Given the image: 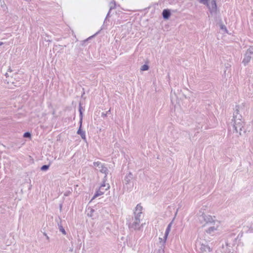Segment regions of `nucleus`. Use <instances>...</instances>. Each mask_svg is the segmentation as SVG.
<instances>
[{
    "instance_id": "c756f323",
    "label": "nucleus",
    "mask_w": 253,
    "mask_h": 253,
    "mask_svg": "<svg viewBox=\"0 0 253 253\" xmlns=\"http://www.w3.org/2000/svg\"><path fill=\"white\" fill-rule=\"evenodd\" d=\"M251 231H252L253 232V228H252Z\"/></svg>"
},
{
    "instance_id": "1a4fd4ad",
    "label": "nucleus",
    "mask_w": 253,
    "mask_h": 253,
    "mask_svg": "<svg viewBox=\"0 0 253 253\" xmlns=\"http://www.w3.org/2000/svg\"><path fill=\"white\" fill-rule=\"evenodd\" d=\"M6 76V79L5 81L7 82L8 84H12L14 86H18L20 83H18L17 81H15V78L18 76V74L15 73L14 74V79L13 78V77H9L8 73H6L5 75Z\"/></svg>"
},
{
    "instance_id": "412c9836",
    "label": "nucleus",
    "mask_w": 253,
    "mask_h": 253,
    "mask_svg": "<svg viewBox=\"0 0 253 253\" xmlns=\"http://www.w3.org/2000/svg\"><path fill=\"white\" fill-rule=\"evenodd\" d=\"M71 193V192L70 191H66L64 193V195L65 196H69Z\"/></svg>"
},
{
    "instance_id": "4468645a",
    "label": "nucleus",
    "mask_w": 253,
    "mask_h": 253,
    "mask_svg": "<svg viewBox=\"0 0 253 253\" xmlns=\"http://www.w3.org/2000/svg\"><path fill=\"white\" fill-rule=\"evenodd\" d=\"M82 107L81 105V104L80 105V106H79V112H80V121H81V123H83V112H82Z\"/></svg>"
},
{
    "instance_id": "b1692460",
    "label": "nucleus",
    "mask_w": 253,
    "mask_h": 253,
    "mask_svg": "<svg viewBox=\"0 0 253 253\" xmlns=\"http://www.w3.org/2000/svg\"><path fill=\"white\" fill-rule=\"evenodd\" d=\"M107 116V114L105 113H104V112H102V114H101V117L103 118H104L105 117H106Z\"/></svg>"
},
{
    "instance_id": "2eb2a0df",
    "label": "nucleus",
    "mask_w": 253,
    "mask_h": 253,
    "mask_svg": "<svg viewBox=\"0 0 253 253\" xmlns=\"http://www.w3.org/2000/svg\"><path fill=\"white\" fill-rule=\"evenodd\" d=\"M116 7V2L115 1H112L110 3V11L112 9L115 8Z\"/></svg>"
},
{
    "instance_id": "6e6552de",
    "label": "nucleus",
    "mask_w": 253,
    "mask_h": 253,
    "mask_svg": "<svg viewBox=\"0 0 253 253\" xmlns=\"http://www.w3.org/2000/svg\"><path fill=\"white\" fill-rule=\"evenodd\" d=\"M252 54H253V47H250L248 49L243 60V63L245 65H246L250 61L251 59V55Z\"/></svg>"
},
{
    "instance_id": "20e7f679",
    "label": "nucleus",
    "mask_w": 253,
    "mask_h": 253,
    "mask_svg": "<svg viewBox=\"0 0 253 253\" xmlns=\"http://www.w3.org/2000/svg\"><path fill=\"white\" fill-rule=\"evenodd\" d=\"M209 0H199L200 3L206 5L211 15H215L217 12V5L216 0H211L210 2Z\"/></svg>"
},
{
    "instance_id": "a211bd4d",
    "label": "nucleus",
    "mask_w": 253,
    "mask_h": 253,
    "mask_svg": "<svg viewBox=\"0 0 253 253\" xmlns=\"http://www.w3.org/2000/svg\"><path fill=\"white\" fill-rule=\"evenodd\" d=\"M23 136L25 138H30L31 134L29 132H26L24 133Z\"/></svg>"
},
{
    "instance_id": "cd10ccee",
    "label": "nucleus",
    "mask_w": 253,
    "mask_h": 253,
    "mask_svg": "<svg viewBox=\"0 0 253 253\" xmlns=\"http://www.w3.org/2000/svg\"><path fill=\"white\" fill-rule=\"evenodd\" d=\"M231 135L230 133L229 134V137H231Z\"/></svg>"
},
{
    "instance_id": "f3484780",
    "label": "nucleus",
    "mask_w": 253,
    "mask_h": 253,
    "mask_svg": "<svg viewBox=\"0 0 253 253\" xmlns=\"http://www.w3.org/2000/svg\"><path fill=\"white\" fill-rule=\"evenodd\" d=\"M49 165H43L41 168V169L42 171H45L49 169Z\"/></svg>"
},
{
    "instance_id": "5701e85b",
    "label": "nucleus",
    "mask_w": 253,
    "mask_h": 253,
    "mask_svg": "<svg viewBox=\"0 0 253 253\" xmlns=\"http://www.w3.org/2000/svg\"><path fill=\"white\" fill-rule=\"evenodd\" d=\"M110 11H110V10H109V12H108V13H107V16H106V18H105V20H104V23H105V22H106V20H107V18L108 17H109V16H110Z\"/></svg>"
},
{
    "instance_id": "393cba45",
    "label": "nucleus",
    "mask_w": 253,
    "mask_h": 253,
    "mask_svg": "<svg viewBox=\"0 0 253 253\" xmlns=\"http://www.w3.org/2000/svg\"><path fill=\"white\" fill-rule=\"evenodd\" d=\"M106 113L107 114V116L109 114H111V109H110L108 111H107L106 112Z\"/></svg>"
},
{
    "instance_id": "2f4dec72",
    "label": "nucleus",
    "mask_w": 253,
    "mask_h": 253,
    "mask_svg": "<svg viewBox=\"0 0 253 253\" xmlns=\"http://www.w3.org/2000/svg\"><path fill=\"white\" fill-rule=\"evenodd\" d=\"M234 253V252H231V253Z\"/></svg>"
},
{
    "instance_id": "39448f33",
    "label": "nucleus",
    "mask_w": 253,
    "mask_h": 253,
    "mask_svg": "<svg viewBox=\"0 0 253 253\" xmlns=\"http://www.w3.org/2000/svg\"><path fill=\"white\" fill-rule=\"evenodd\" d=\"M110 185L109 184H106L105 179H104V181L103 183L100 186L99 189L96 192L95 194L92 197L91 201H92L95 198L103 195L105 191L109 189Z\"/></svg>"
},
{
    "instance_id": "c85d7f7f",
    "label": "nucleus",
    "mask_w": 253,
    "mask_h": 253,
    "mask_svg": "<svg viewBox=\"0 0 253 253\" xmlns=\"http://www.w3.org/2000/svg\"><path fill=\"white\" fill-rule=\"evenodd\" d=\"M60 209H61V208H62V205H61L60 206Z\"/></svg>"
},
{
    "instance_id": "a878e982",
    "label": "nucleus",
    "mask_w": 253,
    "mask_h": 253,
    "mask_svg": "<svg viewBox=\"0 0 253 253\" xmlns=\"http://www.w3.org/2000/svg\"><path fill=\"white\" fill-rule=\"evenodd\" d=\"M3 44V43L1 42H0V46L2 45Z\"/></svg>"
},
{
    "instance_id": "bb28decb",
    "label": "nucleus",
    "mask_w": 253,
    "mask_h": 253,
    "mask_svg": "<svg viewBox=\"0 0 253 253\" xmlns=\"http://www.w3.org/2000/svg\"><path fill=\"white\" fill-rule=\"evenodd\" d=\"M8 71L11 73L12 70L10 69H9Z\"/></svg>"
},
{
    "instance_id": "4be33fe9",
    "label": "nucleus",
    "mask_w": 253,
    "mask_h": 253,
    "mask_svg": "<svg viewBox=\"0 0 253 253\" xmlns=\"http://www.w3.org/2000/svg\"><path fill=\"white\" fill-rule=\"evenodd\" d=\"M202 126L201 127V126H198L197 128H195L194 131H196H196H196V132H197V133H199V130H200L201 128H202Z\"/></svg>"
},
{
    "instance_id": "f8f14e48",
    "label": "nucleus",
    "mask_w": 253,
    "mask_h": 253,
    "mask_svg": "<svg viewBox=\"0 0 253 253\" xmlns=\"http://www.w3.org/2000/svg\"><path fill=\"white\" fill-rule=\"evenodd\" d=\"M172 224V222H170L167 227V229L165 231V235L164 236V243H165L167 241L168 236L169 235V234L170 229H171Z\"/></svg>"
},
{
    "instance_id": "aec40b11",
    "label": "nucleus",
    "mask_w": 253,
    "mask_h": 253,
    "mask_svg": "<svg viewBox=\"0 0 253 253\" xmlns=\"http://www.w3.org/2000/svg\"><path fill=\"white\" fill-rule=\"evenodd\" d=\"M59 230L63 233V234H64V235L66 234V231H65V229H64V228L63 227V226H60Z\"/></svg>"
},
{
    "instance_id": "9d476101",
    "label": "nucleus",
    "mask_w": 253,
    "mask_h": 253,
    "mask_svg": "<svg viewBox=\"0 0 253 253\" xmlns=\"http://www.w3.org/2000/svg\"><path fill=\"white\" fill-rule=\"evenodd\" d=\"M81 121H79L80 126L77 131V134L80 135L81 137L83 139L85 140V132L84 131L82 130V123H81Z\"/></svg>"
},
{
    "instance_id": "7c9ffc66",
    "label": "nucleus",
    "mask_w": 253,
    "mask_h": 253,
    "mask_svg": "<svg viewBox=\"0 0 253 253\" xmlns=\"http://www.w3.org/2000/svg\"><path fill=\"white\" fill-rule=\"evenodd\" d=\"M160 240H162V238H160Z\"/></svg>"
},
{
    "instance_id": "dca6fc26",
    "label": "nucleus",
    "mask_w": 253,
    "mask_h": 253,
    "mask_svg": "<svg viewBox=\"0 0 253 253\" xmlns=\"http://www.w3.org/2000/svg\"><path fill=\"white\" fill-rule=\"evenodd\" d=\"M149 67L147 64H144L142 65L141 67V71H147L149 69Z\"/></svg>"
},
{
    "instance_id": "ddd939ff",
    "label": "nucleus",
    "mask_w": 253,
    "mask_h": 253,
    "mask_svg": "<svg viewBox=\"0 0 253 253\" xmlns=\"http://www.w3.org/2000/svg\"><path fill=\"white\" fill-rule=\"evenodd\" d=\"M171 15L170 11L168 9L163 10L162 12L163 17L164 19H168Z\"/></svg>"
},
{
    "instance_id": "6ab92c4d",
    "label": "nucleus",
    "mask_w": 253,
    "mask_h": 253,
    "mask_svg": "<svg viewBox=\"0 0 253 253\" xmlns=\"http://www.w3.org/2000/svg\"><path fill=\"white\" fill-rule=\"evenodd\" d=\"M220 27L221 29L225 30L226 32L227 33V30L226 29V26L224 25H223V24H221L220 25Z\"/></svg>"
},
{
    "instance_id": "7ed1b4c3",
    "label": "nucleus",
    "mask_w": 253,
    "mask_h": 253,
    "mask_svg": "<svg viewBox=\"0 0 253 253\" xmlns=\"http://www.w3.org/2000/svg\"><path fill=\"white\" fill-rule=\"evenodd\" d=\"M198 220L201 224H203V226H206L208 224H213V225L210 226L206 231L208 234L214 235L218 227L219 223L217 221L213 219L211 215H207L203 213L198 215Z\"/></svg>"
},
{
    "instance_id": "f03ea898",
    "label": "nucleus",
    "mask_w": 253,
    "mask_h": 253,
    "mask_svg": "<svg viewBox=\"0 0 253 253\" xmlns=\"http://www.w3.org/2000/svg\"><path fill=\"white\" fill-rule=\"evenodd\" d=\"M142 209L141 204H137L133 215H129L126 218V224L130 230H140L142 228L143 223H141L143 219Z\"/></svg>"
},
{
    "instance_id": "0eeeda50",
    "label": "nucleus",
    "mask_w": 253,
    "mask_h": 253,
    "mask_svg": "<svg viewBox=\"0 0 253 253\" xmlns=\"http://www.w3.org/2000/svg\"><path fill=\"white\" fill-rule=\"evenodd\" d=\"M93 165L94 167H97L99 169V170L101 172L105 174L104 178L105 179L107 176V174L108 173V170L107 168L100 162H94Z\"/></svg>"
},
{
    "instance_id": "423d86ee",
    "label": "nucleus",
    "mask_w": 253,
    "mask_h": 253,
    "mask_svg": "<svg viewBox=\"0 0 253 253\" xmlns=\"http://www.w3.org/2000/svg\"><path fill=\"white\" fill-rule=\"evenodd\" d=\"M133 178V175L131 172H129L128 174H127L124 178L123 183L125 187H126L127 189L129 188L128 185H130L129 188L131 189L133 186L132 184H131V181Z\"/></svg>"
},
{
    "instance_id": "f257e3e1",
    "label": "nucleus",
    "mask_w": 253,
    "mask_h": 253,
    "mask_svg": "<svg viewBox=\"0 0 253 253\" xmlns=\"http://www.w3.org/2000/svg\"><path fill=\"white\" fill-rule=\"evenodd\" d=\"M246 111L245 105L242 103L240 105H236L234 112L233 113V124L232 125V129L230 127L229 131L232 130L233 133H236V136L239 137L246 132V129L244 127L245 123L242 121V114H244Z\"/></svg>"
},
{
    "instance_id": "9b49d317",
    "label": "nucleus",
    "mask_w": 253,
    "mask_h": 253,
    "mask_svg": "<svg viewBox=\"0 0 253 253\" xmlns=\"http://www.w3.org/2000/svg\"><path fill=\"white\" fill-rule=\"evenodd\" d=\"M200 250L202 253H210L211 249L208 246L202 244L201 246Z\"/></svg>"
}]
</instances>
